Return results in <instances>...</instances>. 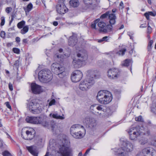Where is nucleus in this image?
<instances>
[{"instance_id":"nucleus-26","label":"nucleus","mask_w":156,"mask_h":156,"mask_svg":"<svg viewBox=\"0 0 156 156\" xmlns=\"http://www.w3.org/2000/svg\"><path fill=\"white\" fill-rule=\"evenodd\" d=\"M108 19L109 20V23L110 24H109V25H111L112 26L115 23L116 17L115 14L112 13L111 11L108 17Z\"/></svg>"},{"instance_id":"nucleus-28","label":"nucleus","mask_w":156,"mask_h":156,"mask_svg":"<svg viewBox=\"0 0 156 156\" xmlns=\"http://www.w3.org/2000/svg\"><path fill=\"white\" fill-rule=\"evenodd\" d=\"M139 130H140V136L142 135H149L150 134L149 130L147 127H144L143 126H139Z\"/></svg>"},{"instance_id":"nucleus-35","label":"nucleus","mask_w":156,"mask_h":156,"mask_svg":"<svg viewBox=\"0 0 156 156\" xmlns=\"http://www.w3.org/2000/svg\"><path fill=\"white\" fill-rule=\"evenodd\" d=\"M109 39V36H105L103 37L102 39H98V42L99 43H101L103 42H107L108 40Z\"/></svg>"},{"instance_id":"nucleus-63","label":"nucleus","mask_w":156,"mask_h":156,"mask_svg":"<svg viewBox=\"0 0 156 156\" xmlns=\"http://www.w3.org/2000/svg\"><path fill=\"white\" fill-rule=\"evenodd\" d=\"M23 43H27V39H24L23 40Z\"/></svg>"},{"instance_id":"nucleus-64","label":"nucleus","mask_w":156,"mask_h":156,"mask_svg":"<svg viewBox=\"0 0 156 156\" xmlns=\"http://www.w3.org/2000/svg\"><path fill=\"white\" fill-rule=\"evenodd\" d=\"M53 25L56 26L58 25V23L57 21H54L53 22Z\"/></svg>"},{"instance_id":"nucleus-16","label":"nucleus","mask_w":156,"mask_h":156,"mask_svg":"<svg viewBox=\"0 0 156 156\" xmlns=\"http://www.w3.org/2000/svg\"><path fill=\"white\" fill-rule=\"evenodd\" d=\"M83 76L82 72L79 70H76L74 71L71 76V79L74 82H77L80 81Z\"/></svg>"},{"instance_id":"nucleus-11","label":"nucleus","mask_w":156,"mask_h":156,"mask_svg":"<svg viewBox=\"0 0 156 156\" xmlns=\"http://www.w3.org/2000/svg\"><path fill=\"white\" fill-rule=\"evenodd\" d=\"M59 152L62 156H73L72 149L65 144H62L60 148Z\"/></svg>"},{"instance_id":"nucleus-43","label":"nucleus","mask_w":156,"mask_h":156,"mask_svg":"<svg viewBox=\"0 0 156 156\" xmlns=\"http://www.w3.org/2000/svg\"><path fill=\"white\" fill-rule=\"evenodd\" d=\"M1 23L0 25L1 26H3L5 23V18L4 16H2L1 18Z\"/></svg>"},{"instance_id":"nucleus-37","label":"nucleus","mask_w":156,"mask_h":156,"mask_svg":"<svg viewBox=\"0 0 156 156\" xmlns=\"http://www.w3.org/2000/svg\"><path fill=\"white\" fill-rule=\"evenodd\" d=\"M25 22L23 20L19 23L17 24V27L19 29H21L23 28V26L25 24Z\"/></svg>"},{"instance_id":"nucleus-42","label":"nucleus","mask_w":156,"mask_h":156,"mask_svg":"<svg viewBox=\"0 0 156 156\" xmlns=\"http://www.w3.org/2000/svg\"><path fill=\"white\" fill-rule=\"evenodd\" d=\"M20 64L19 61L17 60H16L14 63L13 65L14 67H15L16 68L18 69Z\"/></svg>"},{"instance_id":"nucleus-33","label":"nucleus","mask_w":156,"mask_h":156,"mask_svg":"<svg viewBox=\"0 0 156 156\" xmlns=\"http://www.w3.org/2000/svg\"><path fill=\"white\" fill-rule=\"evenodd\" d=\"M29 27L28 26H26L24 27L23 28L20 30V33L23 34H24L27 33L28 31Z\"/></svg>"},{"instance_id":"nucleus-1","label":"nucleus","mask_w":156,"mask_h":156,"mask_svg":"<svg viewBox=\"0 0 156 156\" xmlns=\"http://www.w3.org/2000/svg\"><path fill=\"white\" fill-rule=\"evenodd\" d=\"M86 79L81 81L79 85V88L82 90H88L94 83L95 79L98 78L100 76L99 73L97 70L90 71Z\"/></svg>"},{"instance_id":"nucleus-44","label":"nucleus","mask_w":156,"mask_h":156,"mask_svg":"<svg viewBox=\"0 0 156 156\" xmlns=\"http://www.w3.org/2000/svg\"><path fill=\"white\" fill-rule=\"evenodd\" d=\"M152 31V28L149 25L148 26L147 30V33L148 34H151Z\"/></svg>"},{"instance_id":"nucleus-12","label":"nucleus","mask_w":156,"mask_h":156,"mask_svg":"<svg viewBox=\"0 0 156 156\" xmlns=\"http://www.w3.org/2000/svg\"><path fill=\"white\" fill-rule=\"evenodd\" d=\"M122 146L128 153L132 151L133 150V144L126 139L122 138L120 139Z\"/></svg>"},{"instance_id":"nucleus-58","label":"nucleus","mask_w":156,"mask_h":156,"mask_svg":"<svg viewBox=\"0 0 156 156\" xmlns=\"http://www.w3.org/2000/svg\"><path fill=\"white\" fill-rule=\"evenodd\" d=\"M16 41L17 43L20 42V38L19 37H16Z\"/></svg>"},{"instance_id":"nucleus-13","label":"nucleus","mask_w":156,"mask_h":156,"mask_svg":"<svg viewBox=\"0 0 156 156\" xmlns=\"http://www.w3.org/2000/svg\"><path fill=\"white\" fill-rule=\"evenodd\" d=\"M120 71L117 68L110 69L108 71L107 74L108 77L111 79H116L120 74Z\"/></svg>"},{"instance_id":"nucleus-47","label":"nucleus","mask_w":156,"mask_h":156,"mask_svg":"<svg viewBox=\"0 0 156 156\" xmlns=\"http://www.w3.org/2000/svg\"><path fill=\"white\" fill-rule=\"evenodd\" d=\"M14 53L16 54H19L20 52V50L16 48H13L12 49Z\"/></svg>"},{"instance_id":"nucleus-2","label":"nucleus","mask_w":156,"mask_h":156,"mask_svg":"<svg viewBox=\"0 0 156 156\" xmlns=\"http://www.w3.org/2000/svg\"><path fill=\"white\" fill-rule=\"evenodd\" d=\"M96 97L98 101L104 105L109 103L112 99V94L108 91L105 90L99 91Z\"/></svg>"},{"instance_id":"nucleus-3","label":"nucleus","mask_w":156,"mask_h":156,"mask_svg":"<svg viewBox=\"0 0 156 156\" xmlns=\"http://www.w3.org/2000/svg\"><path fill=\"white\" fill-rule=\"evenodd\" d=\"M83 126L76 124L72 125L70 128V132L71 135L74 138L80 139L85 135V131L83 130Z\"/></svg>"},{"instance_id":"nucleus-9","label":"nucleus","mask_w":156,"mask_h":156,"mask_svg":"<svg viewBox=\"0 0 156 156\" xmlns=\"http://www.w3.org/2000/svg\"><path fill=\"white\" fill-rule=\"evenodd\" d=\"M139 130V126H137L136 127L131 128L128 130V133L129 136V138L131 140H135L140 136Z\"/></svg>"},{"instance_id":"nucleus-20","label":"nucleus","mask_w":156,"mask_h":156,"mask_svg":"<svg viewBox=\"0 0 156 156\" xmlns=\"http://www.w3.org/2000/svg\"><path fill=\"white\" fill-rule=\"evenodd\" d=\"M31 88L32 92L35 94H39L43 91L42 88L35 83L31 84Z\"/></svg>"},{"instance_id":"nucleus-29","label":"nucleus","mask_w":156,"mask_h":156,"mask_svg":"<svg viewBox=\"0 0 156 156\" xmlns=\"http://www.w3.org/2000/svg\"><path fill=\"white\" fill-rule=\"evenodd\" d=\"M69 4L72 7L74 8L76 7L79 5V2L78 0H70Z\"/></svg>"},{"instance_id":"nucleus-5","label":"nucleus","mask_w":156,"mask_h":156,"mask_svg":"<svg viewBox=\"0 0 156 156\" xmlns=\"http://www.w3.org/2000/svg\"><path fill=\"white\" fill-rule=\"evenodd\" d=\"M38 78L41 82H48L52 79V75L50 70L44 69L41 70L38 73Z\"/></svg>"},{"instance_id":"nucleus-56","label":"nucleus","mask_w":156,"mask_h":156,"mask_svg":"<svg viewBox=\"0 0 156 156\" xmlns=\"http://www.w3.org/2000/svg\"><path fill=\"white\" fill-rule=\"evenodd\" d=\"M6 106L8 108L10 109H11V107L10 105L9 104V102H6Z\"/></svg>"},{"instance_id":"nucleus-45","label":"nucleus","mask_w":156,"mask_h":156,"mask_svg":"<svg viewBox=\"0 0 156 156\" xmlns=\"http://www.w3.org/2000/svg\"><path fill=\"white\" fill-rule=\"evenodd\" d=\"M135 119L136 121H137L143 122V121L142 117L141 116H139L138 117H136Z\"/></svg>"},{"instance_id":"nucleus-7","label":"nucleus","mask_w":156,"mask_h":156,"mask_svg":"<svg viewBox=\"0 0 156 156\" xmlns=\"http://www.w3.org/2000/svg\"><path fill=\"white\" fill-rule=\"evenodd\" d=\"M105 107L102 105L94 104L92 105L90 108L91 111L94 114L101 115L105 112Z\"/></svg>"},{"instance_id":"nucleus-53","label":"nucleus","mask_w":156,"mask_h":156,"mask_svg":"<svg viewBox=\"0 0 156 156\" xmlns=\"http://www.w3.org/2000/svg\"><path fill=\"white\" fill-rule=\"evenodd\" d=\"M12 8L11 7H7L5 9L6 12L8 13H9L10 12Z\"/></svg>"},{"instance_id":"nucleus-60","label":"nucleus","mask_w":156,"mask_h":156,"mask_svg":"<svg viewBox=\"0 0 156 156\" xmlns=\"http://www.w3.org/2000/svg\"><path fill=\"white\" fill-rule=\"evenodd\" d=\"M152 48V46H149L148 45L147 47V49L148 51H151V50Z\"/></svg>"},{"instance_id":"nucleus-15","label":"nucleus","mask_w":156,"mask_h":156,"mask_svg":"<svg viewBox=\"0 0 156 156\" xmlns=\"http://www.w3.org/2000/svg\"><path fill=\"white\" fill-rule=\"evenodd\" d=\"M97 0H83L85 5L83 7V9L87 10L88 9H93L96 5Z\"/></svg>"},{"instance_id":"nucleus-49","label":"nucleus","mask_w":156,"mask_h":156,"mask_svg":"<svg viewBox=\"0 0 156 156\" xmlns=\"http://www.w3.org/2000/svg\"><path fill=\"white\" fill-rule=\"evenodd\" d=\"M149 15L153 16H155L156 15V12H148Z\"/></svg>"},{"instance_id":"nucleus-34","label":"nucleus","mask_w":156,"mask_h":156,"mask_svg":"<svg viewBox=\"0 0 156 156\" xmlns=\"http://www.w3.org/2000/svg\"><path fill=\"white\" fill-rule=\"evenodd\" d=\"M64 116L63 115H62V116H60L57 113L54 114L52 115V116L53 118L61 119H64Z\"/></svg>"},{"instance_id":"nucleus-41","label":"nucleus","mask_w":156,"mask_h":156,"mask_svg":"<svg viewBox=\"0 0 156 156\" xmlns=\"http://www.w3.org/2000/svg\"><path fill=\"white\" fill-rule=\"evenodd\" d=\"M148 142L147 140L146 139H141L139 141V143L142 145H144L146 144Z\"/></svg>"},{"instance_id":"nucleus-10","label":"nucleus","mask_w":156,"mask_h":156,"mask_svg":"<svg viewBox=\"0 0 156 156\" xmlns=\"http://www.w3.org/2000/svg\"><path fill=\"white\" fill-rule=\"evenodd\" d=\"M38 124H41L43 126L49 128L51 127L52 130L56 131L55 129L57 128V126L54 121L48 122L45 119H42L40 117V122Z\"/></svg>"},{"instance_id":"nucleus-22","label":"nucleus","mask_w":156,"mask_h":156,"mask_svg":"<svg viewBox=\"0 0 156 156\" xmlns=\"http://www.w3.org/2000/svg\"><path fill=\"white\" fill-rule=\"evenodd\" d=\"M35 132L34 130L32 132L29 130H27L26 133L23 134L21 133V136L24 139L26 140H31L34 137V134Z\"/></svg>"},{"instance_id":"nucleus-21","label":"nucleus","mask_w":156,"mask_h":156,"mask_svg":"<svg viewBox=\"0 0 156 156\" xmlns=\"http://www.w3.org/2000/svg\"><path fill=\"white\" fill-rule=\"evenodd\" d=\"M56 74H57L60 78H63L60 80V82L61 84H64L65 85L67 84V78L66 77L67 73L65 71V70Z\"/></svg>"},{"instance_id":"nucleus-24","label":"nucleus","mask_w":156,"mask_h":156,"mask_svg":"<svg viewBox=\"0 0 156 156\" xmlns=\"http://www.w3.org/2000/svg\"><path fill=\"white\" fill-rule=\"evenodd\" d=\"M72 34L73 35L69 37L68 41V44L71 46H74L77 42L76 34L73 33Z\"/></svg>"},{"instance_id":"nucleus-17","label":"nucleus","mask_w":156,"mask_h":156,"mask_svg":"<svg viewBox=\"0 0 156 156\" xmlns=\"http://www.w3.org/2000/svg\"><path fill=\"white\" fill-rule=\"evenodd\" d=\"M51 69L53 72L55 74H57L62 71H64L65 68L63 66L58 63H54L51 65Z\"/></svg>"},{"instance_id":"nucleus-46","label":"nucleus","mask_w":156,"mask_h":156,"mask_svg":"<svg viewBox=\"0 0 156 156\" xmlns=\"http://www.w3.org/2000/svg\"><path fill=\"white\" fill-rule=\"evenodd\" d=\"M55 99H52L49 103L48 106H50L53 105L55 104Z\"/></svg>"},{"instance_id":"nucleus-62","label":"nucleus","mask_w":156,"mask_h":156,"mask_svg":"<svg viewBox=\"0 0 156 156\" xmlns=\"http://www.w3.org/2000/svg\"><path fill=\"white\" fill-rule=\"evenodd\" d=\"M12 44V43H7V46L8 47H10Z\"/></svg>"},{"instance_id":"nucleus-25","label":"nucleus","mask_w":156,"mask_h":156,"mask_svg":"<svg viewBox=\"0 0 156 156\" xmlns=\"http://www.w3.org/2000/svg\"><path fill=\"white\" fill-rule=\"evenodd\" d=\"M40 117H29L27 116L26 119V121L29 123L38 124L40 122Z\"/></svg>"},{"instance_id":"nucleus-14","label":"nucleus","mask_w":156,"mask_h":156,"mask_svg":"<svg viewBox=\"0 0 156 156\" xmlns=\"http://www.w3.org/2000/svg\"><path fill=\"white\" fill-rule=\"evenodd\" d=\"M98 25L99 27V31L104 32H108L112 30V27L111 25H107L106 26L105 23L102 21L98 23Z\"/></svg>"},{"instance_id":"nucleus-31","label":"nucleus","mask_w":156,"mask_h":156,"mask_svg":"<svg viewBox=\"0 0 156 156\" xmlns=\"http://www.w3.org/2000/svg\"><path fill=\"white\" fill-rule=\"evenodd\" d=\"M67 56L66 54L65 53L63 55H60L58 54H56L55 55L54 58L56 60L58 61H62V59H63L64 58Z\"/></svg>"},{"instance_id":"nucleus-18","label":"nucleus","mask_w":156,"mask_h":156,"mask_svg":"<svg viewBox=\"0 0 156 156\" xmlns=\"http://www.w3.org/2000/svg\"><path fill=\"white\" fill-rule=\"evenodd\" d=\"M56 8L57 12L61 14H64L68 10V9L66 7L63 2L61 3L58 2L56 5Z\"/></svg>"},{"instance_id":"nucleus-55","label":"nucleus","mask_w":156,"mask_h":156,"mask_svg":"<svg viewBox=\"0 0 156 156\" xmlns=\"http://www.w3.org/2000/svg\"><path fill=\"white\" fill-rule=\"evenodd\" d=\"M151 143L152 145L156 147V140H152Z\"/></svg>"},{"instance_id":"nucleus-23","label":"nucleus","mask_w":156,"mask_h":156,"mask_svg":"<svg viewBox=\"0 0 156 156\" xmlns=\"http://www.w3.org/2000/svg\"><path fill=\"white\" fill-rule=\"evenodd\" d=\"M114 154L118 156H127L128 152L122 146V147L119 149H114Z\"/></svg>"},{"instance_id":"nucleus-32","label":"nucleus","mask_w":156,"mask_h":156,"mask_svg":"<svg viewBox=\"0 0 156 156\" xmlns=\"http://www.w3.org/2000/svg\"><path fill=\"white\" fill-rule=\"evenodd\" d=\"M132 61L129 59H126L122 63V66H128L132 63Z\"/></svg>"},{"instance_id":"nucleus-38","label":"nucleus","mask_w":156,"mask_h":156,"mask_svg":"<svg viewBox=\"0 0 156 156\" xmlns=\"http://www.w3.org/2000/svg\"><path fill=\"white\" fill-rule=\"evenodd\" d=\"M126 51V48H122L119 51L117 52V54L119 55L122 56L124 54Z\"/></svg>"},{"instance_id":"nucleus-27","label":"nucleus","mask_w":156,"mask_h":156,"mask_svg":"<svg viewBox=\"0 0 156 156\" xmlns=\"http://www.w3.org/2000/svg\"><path fill=\"white\" fill-rule=\"evenodd\" d=\"M27 149L34 156H38V152L36 147L33 146L27 147Z\"/></svg>"},{"instance_id":"nucleus-48","label":"nucleus","mask_w":156,"mask_h":156,"mask_svg":"<svg viewBox=\"0 0 156 156\" xmlns=\"http://www.w3.org/2000/svg\"><path fill=\"white\" fill-rule=\"evenodd\" d=\"M149 14L148 12H146L144 14V16H145L147 20H149Z\"/></svg>"},{"instance_id":"nucleus-51","label":"nucleus","mask_w":156,"mask_h":156,"mask_svg":"<svg viewBox=\"0 0 156 156\" xmlns=\"http://www.w3.org/2000/svg\"><path fill=\"white\" fill-rule=\"evenodd\" d=\"M9 89L11 91H12L13 90V89L12 85V84L10 83H9Z\"/></svg>"},{"instance_id":"nucleus-39","label":"nucleus","mask_w":156,"mask_h":156,"mask_svg":"<svg viewBox=\"0 0 156 156\" xmlns=\"http://www.w3.org/2000/svg\"><path fill=\"white\" fill-rule=\"evenodd\" d=\"M100 21V19H98L94 20L93 23H92L91 25V27L92 28L95 29L96 24L98 23Z\"/></svg>"},{"instance_id":"nucleus-52","label":"nucleus","mask_w":156,"mask_h":156,"mask_svg":"<svg viewBox=\"0 0 156 156\" xmlns=\"http://www.w3.org/2000/svg\"><path fill=\"white\" fill-rule=\"evenodd\" d=\"M91 149V148L88 149L85 153L84 154L83 156H86L90 152V150Z\"/></svg>"},{"instance_id":"nucleus-8","label":"nucleus","mask_w":156,"mask_h":156,"mask_svg":"<svg viewBox=\"0 0 156 156\" xmlns=\"http://www.w3.org/2000/svg\"><path fill=\"white\" fill-rule=\"evenodd\" d=\"M35 99L32 100L29 103L28 106L29 110L34 114H37L41 112V109L39 104L36 102Z\"/></svg>"},{"instance_id":"nucleus-40","label":"nucleus","mask_w":156,"mask_h":156,"mask_svg":"<svg viewBox=\"0 0 156 156\" xmlns=\"http://www.w3.org/2000/svg\"><path fill=\"white\" fill-rule=\"evenodd\" d=\"M3 156H12L11 153L8 151L5 150L2 152Z\"/></svg>"},{"instance_id":"nucleus-50","label":"nucleus","mask_w":156,"mask_h":156,"mask_svg":"<svg viewBox=\"0 0 156 156\" xmlns=\"http://www.w3.org/2000/svg\"><path fill=\"white\" fill-rule=\"evenodd\" d=\"M5 33L4 31H1L0 34V36L4 38L5 37Z\"/></svg>"},{"instance_id":"nucleus-54","label":"nucleus","mask_w":156,"mask_h":156,"mask_svg":"<svg viewBox=\"0 0 156 156\" xmlns=\"http://www.w3.org/2000/svg\"><path fill=\"white\" fill-rule=\"evenodd\" d=\"M123 4L122 1L119 4V8L121 9H122L123 8Z\"/></svg>"},{"instance_id":"nucleus-6","label":"nucleus","mask_w":156,"mask_h":156,"mask_svg":"<svg viewBox=\"0 0 156 156\" xmlns=\"http://www.w3.org/2000/svg\"><path fill=\"white\" fill-rule=\"evenodd\" d=\"M83 122L87 127L91 129L90 131L91 134L93 135L96 133L98 131L97 129V124L96 121L94 118L87 117L84 120Z\"/></svg>"},{"instance_id":"nucleus-61","label":"nucleus","mask_w":156,"mask_h":156,"mask_svg":"<svg viewBox=\"0 0 156 156\" xmlns=\"http://www.w3.org/2000/svg\"><path fill=\"white\" fill-rule=\"evenodd\" d=\"M152 110L154 112L156 113V106H155V107H154L152 108Z\"/></svg>"},{"instance_id":"nucleus-59","label":"nucleus","mask_w":156,"mask_h":156,"mask_svg":"<svg viewBox=\"0 0 156 156\" xmlns=\"http://www.w3.org/2000/svg\"><path fill=\"white\" fill-rule=\"evenodd\" d=\"M14 17V15H12V16H11V20L10 22H9V25H10L11 24V23L13 21Z\"/></svg>"},{"instance_id":"nucleus-30","label":"nucleus","mask_w":156,"mask_h":156,"mask_svg":"<svg viewBox=\"0 0 156 156\" xmlns=\"http://www.w3.org/2000/svg\"><path fill=\"white\" fill-rule=\"evenodd\" d=\"M32 8L33 5L31 3H29L27 7H23V9L25 12L26 15H27V13L31 10Z\"/></svg>"},{"instance_id":"nucleus-57","label":"nucleus","mask_w":156,"mask_h":156,"mask_svg":"<svg viewBox=\"0 0 156 156\" xmlns=\"http://www.w3.org/2000/svg\"><path fill=\"white\" fill-rule=\"evenodd\" d=\"M153 40H151L149 41L148 43V45L152 46V44H153Z\"/></svg>"},{"instance_id":"nucleus-4","label":"nucleus","mask_w":156,"mask_h":156,"mask_svg":"<svg viewBox=\"0 0 156 156\" xmlns=\"http://www.w3.org/2000/svg\"><path fill=\"white\" fill-rule=\"evenodd\" d=\"M76 55L78 59H73V64L75 68H79L82 66L84 63L85 61L88 58V55L87 51L84 50H80L77 53Z\"/></svg>"},{"instance_id":"nucleus-36","label":"nucleus","mask_w":156,"mask_h":156,"mask_svg":"<svg viewBox=\"0 0 156 156\" xmlns=\"http://www.w3.org/2000/svg\"><path fill=\"white\" fill-rule=\"evenodd\" d=\"M110 12V11H108L106 12L105 13L102 15L100 17V19H105L108 17Z\"/></svg>"},{"instance_id":"nucleus-19","label":"nucleus","mask_w":156,"mask_h":156,"mask_svg":"<svg viewBox=\"0 0 156 156\" xmlns=\"http://www.w3.org/2000/svg\"><path fill=\"white\" fill-rule=\"evenodd\" d=\"M142 153L145 156L150 154L151 156H156V151L151 147H147L143 149L142 151Z\"/></svg>"}]
</instances>
